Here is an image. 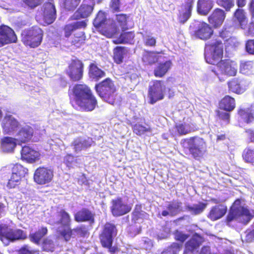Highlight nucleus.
Masks as SVG:
<instances>
[{
  "instance_id": "nucleus-1",
  "label": "nucleus",
  "mask_w": 254,
  "mask_h": 254,
  "mask_svg": "<svg viewBox=\"0 0 254 254\" xmlns=\"http://www.w3.org/2000/svg\"><path fill=\"white\" fill-rule=\"evenodd\" d=\"M224 45L220 39H213L208 42L205 49V59L212 64L218 63L222 58Z\"/></svg>"
},
{
  "instance_id": "nucleus-2",
  "label": "nucleus",
  "mask_w": 254,
  "mask_h": 254,
  "mask_svg": "<svg viewBox=\"0 0 254 254\" xmlns=\"http://www.w3.org/2000/svg\"><path fill=\"white\" fill-rule=\"evenodd\" d=\"M253 215L248 209L242 205L239 199L236 200L231 206L227 217V221L230 222L236 220L245 224H247L253 218Z\"/></svg>"
},
{
  "instance_id": "nucleus-3",
  "label": "nucleus",
  "mask_w": 254,
  "mask_h": 254,
  "mask_svg": "<svg viewBox=\"0 0 254 254\" xmlns=\"http://www.w3.org/2000/svg\"><path fill=\"white\" fill-rule=\"evenodd\" d=\"M95 88L101 98L110 104H114V94L116 91L115 85L111 79L108 78L96 85Z\"/></svg>"
},
{
  "instance_id": "nucleus-4",
  "label": "nucleus",
  "mask_w": 254,
  "mask_h": 254,
  "mask_svg": "<svg viewBox=\"0 0 254 254\" xmlns=\"http://www.w3.org/2000/svg\"><path fill=\"white\" fill-rule=\"evenodd\" d=\"M43 36L41 29L38 27H33L22 33V40L25 45L35 48L40 45Z\"/></svg>"
},
{
  "instance_id": "nucleus-5",
  "label": "nucleus",
  "mask_w": 254,
  "mask_h": 254,
  "mask_svg": "<svg viewBox=\"0 0 254 254\" xmlns=\"http://www.w3.org/2000/svg\"><path fill=\"white\" fill-rule=\"evenodd\" d=\"M58 220L55 223L61 224L62 227H59L57 231L67 241L70 239L72 231L69 227L71 220L70 215L64 210L62 209L58 212Z\"/></svg>"
},
{
  "instance_id": "nucleus-6",
  "label": "nucleus",
  "mask_w": 254,
  "mask_h": 254,
  "mask_svg": "<svg viewBox=\"0 0 254 254\" xmlns=\"http://www.w3.org/2000/svg\"><path fill=\"white\" fill-rule=\"evenodd\" d=\"M183 144L184 146H187L190 153L196 159L202 157L205 151V142L200 137H194L185 140Z\"/></svg>"
},
{
  "instance_id": "nucleus-7",
  "label": "nucleus",
  "mask_w": 254,
  "mask_h": 254,
  "mask_svg": "<svg viewBox=\"0 0 254 254\" xmlns=\"http://www.w3.org/2000/svg\"><path fill=\"white\" fill-rule=\"evenodd\" d=\"M25 235L20 229L13 230L6 225H0V240L5 245H8L9 241H14L24 239Z\"/></svg>"
},
{
  "instance_id": "nucleus-8",
  "label": "nucleus",
  "mask_w": 254,
  "mask_h": 254,
  "mask_svg": "<svg viewBox=\"0 0 254 254\" xmlns=\"http://www.w3.org/2000/svg\"><path fill=\"white\" fill-rule=\"evenodd\" d=\"M166 87L162 81L155 80L150 83L148 96L150 103L154 104L158 100L163 99Z\"/></svg>"
},
{
  "instance_id": "nucleus-9",
  "label": "nucleus",
  "mask_w": 254,
  "mask_h": 254,
  "mask_svg": "<svg viewBox=\"0 0 254 254\" xmlns=\"http://www.w3.org/2000/svg\"><path fill=\"white\" fill-rule=\"evenodd\" d=\"M116 234L117 229L115 226L113 224L107 223L100 237L102 246L105 248H110L112 245L113 237Z\"/></svg>"
},
{
  "instance_id": "nucleus-10",
  "label": "nucleus",
  "mask_w": 254,
  "mask_h": 254,
  "mask_svg": "<svg viewBox=\"0 0 254 254\" xmlns=\"http://www.w3.org/2000/svg\"><path fill=\"white\" fill-rule=\"evenodd\" d=\"M107 21L105 13L102 11H99L94 20L93 24L96 27L104 28L105 29H103V34L106 37L110 38L116 33L117 28L115 24L112 23L109 29H106V27H104V26Z\"/></svg>"
},
{
  "instance_id": "nucleus-11",
  "label": "nucleus",
  "mask_w": 254,
  "mask_h": 254,
  "mask_svg": "<svg viewBox=\"0 0 254 254\" xmlns=\"http://www.w3.org/2000/svg\"><path fill=\"white\" fill-rule=\"evenodd\" d=\"M111 210L113 216H121L128 213L131 206L124 201L121 197L113 199L111 202Z\"/></svg>"
},
{
  "instance_id": "nucleus-12",
  "label": "nucleus",
  "mask_w": 254,
  "mask_h": 254,
  "mask_svg": "<svg viewBox=\"0 0 254 254\" xmlns=\"http://www.w3.org/2000/svg\"><path fill=\"white\" fill-rule=\"evenodd\" d=\"M73 92L76 105L85 108L84 100H87V98L92 94L90 89L85 85L78 84L74 86Z\"/></svg>"
},
{
  "instance_id": "nucleus-13",
  "label": "nucleus",
  "mask_w": 254,
  "mask_h": 254,
  "mask_svg": "<svg viewBox=\"0 0 254 254\" xmlns=\"http://www.w3.org/2000/svg\"><path fill=\"white\" fill-rule=\"evenodd\" d=\"M4 134H13L19 127V122L12 115H6L1 123Z\"/></svg>"
},
{
  "instance_id": "nucleus-14",
  "label": "nucleus",
  "mask_w": 254,
  "mask_h": 254,
  "mask_svg": "<svg viewBox=\"0 0 254 254\" xmlns=\"http://www.w3.org/2000/svg\"><path fill=\"white\" fill-rule=\"evenodd\" d=\"M83 64L79 60L72 62L66 70L67 75L72 81H78L82 77Z\"/></svg>"
},
{
  "instance_id": "nucleus-15",
  "label": "nucleus",
  "mask_w": 254,
  "mask_h": 254,
  "mask_svg": "<svg viewBox=\"0 0 254 254\" xmlns=\"http://www.w3.org/2000/svg\"><path fill=\"white\" fill-rule=\"evenodd\" d=\"M53 177V172L46 168H39L35 172L34 179L38 184L44 185L51 181Z\"/></svg>"
},
{
  "instance_id": "nucleus-16",
  "label": "nucleus",
  "mask_w": 254,
  "mask_h": 254,
  "mask_svg": "<svg viewBox=\"0 0 254 254\" xmlns=\"http://www.w3.org/2000/svg\"><path fill=\"white\" fill-rule=\"evenodd\" d=\"M217 64L218 70L222 74L231 76H235L237 72L236 64L229 60L220 61Z\"/></svg>"
},
{
  "instance_id": "nucleus-17",
  "label": "nucleus",
  "mask_w": 254,
  "mask_h": 254,
  "mask_svg": "<svg viewBox=\"0 0 254 254\" xmlns=\"http://www.w3.org/2000/svg\"><path fill=\"white\" fill-rule=\"evenodd\" d=\"M17 37L14 31L7 26L0 27V47L10 43H15Z\"/></svg>"
},
{
  "instance_id": "nucleus-18",
  "label": "nucleus",
  "mask_w": 254,
  "mask_h": 254,
  "mask_svg": "<svg viewBox=\"0 0 254 254\" xmlns=\"http://www.w3.org/2000/svg\"><path fill=\"white\" fill-rule=\"evenodd\" d=\"M250 83V81L247 79L234 78L229 82L228 84L230 90L237 94H241L247 89Z\"/></svg>"
},
{
  "instance_id": "nucleus-19",
  "label": "nucleus",
  "mask_w": 254,
  "mask_h": 254,
  "mask_svg": "<svg viewBox=\"0 0 254 254\" xmlns=\"http://www.w3.org/2000/svg\"><path fill=\"white\" fill-rule=\"evenodd\" d=\"M213 33V31L209 25L205 22H200L194 32V35L198 38L205 40L209 39Z\"/></svg>"
},
{
  "instance_id": "nucleus-20",
  "label": "nucleus",
  "mask_w": 254,
  "mask_h": 254,
  "mask_svg": "<svg viewBox=\"0 0 254 254\" xmlns=\"http://www.w3.org/2000/svg\"><path fill=\"white\" fill-rule=\"evenodd\" d=\"M93 143L92 139L88 137H78L74 139L71 146L75 152L78 153L90 147Z\"/></svg>"
},
{
  "instance_id": "nucleus-21",
  "label": "nucleus",
  "mask_w": 254,
  "mask_h": 254,
  "mask_svg": "<svg viewBox=\"0 0 254 254\" xmlns=\"http://www.w3.org/2000/svg\"><path fill=\"white\" fill-rule=\"evenodd\" d=\"M43 8V17L45 22L48 24L53 23L56 17V10L52 0L46 2Z\"/></svg>"
},
{
  "instance_id": "nucleus-22",
  "label": "nucleus",
  "mask_w": 254,
  "mask_h": 254,
  "mask_svg": "<svg viewBox=\"0 0 254 254\" xmlns=\"http://www.w3.org/2000/svg\"><path fill=\"white\" fill-rule=\"evenodd\" d=\"M225 17L226 13L223 10L220 8H216L209 16L208 21L214 27L217 28L222 24Z\"/></svg>"
},
{
  "instance_id": "nucleus-23",
  "label": "nucleus",
  "mask_w": 254,
  "mask_h": 254,
  "mask_svg": "<svg viewBox=\"0 0 254 254\" xmlns=\"http://www.w3.org/2000/svg\"><path fill=\"white\" fill-rule=\"evenodd\" d=\"M194 0H186L185 4L179 11L178 19L180 23H185L190 17Z\"/></svg>"
},
{
  "instance_id": "nucleus-24",
  "label": "nucleus",
  "mask_w": 254,
  "mask_h": 254,
  "mask_svg": "<svg viewBox=\"0 0 254 254\" xmlns=\"http://www.w3.org/2000/svg\"><path fill=\"white\" fill-rule=\"evenodd\" d=\"M21 158L29 163L35 162L39 159L40 153L29 146L22 147L21 151Z\"/></svg>"
},
{
  "instance_id": "nucleus-25",
  "label": "nucleus",
  "mask_w": 254,
  "mask_h": 254,
  "mask_svg": "<svg viewBox=\"0 0 254 254\" xmlns=\"http://www.w3.org/2000/svg\"><path fill=\"white\" fill-rule=\"evenodd\" d=\"M33 129L29 126L21 127L16 135L15 139L18 142L25 143L30 140L33 135Z\"/></svg>"
},
{
  "instance_id": "nucleus-26",
  "label": "nucleus",
  "mask_w": 254,
  "mask_h": 254,
  "mask_svg": "<svg viewBox=\"0 0 254 254\" xmlns=\"http://www.w3.org/2000/svg\"><path fill=\"white\" fill-rule=\"evenodd\" d=\"M226 211V206L222 204L215 205L212 207L208 215V217L211 220L215 221L222 217Z\"/></svg>"
},
{
  "instance_id": "nucleus-27",
  "label": "nucleus",
  "mask_w": 254,
  "mask_h": 254,
  "mask_svg": "<svg viewBox=\"0 0 254 254\" xmlns=\"http://www.w3.org/2000/svg\"><path fill=\"white\" fill-rule=\"evenodd\" d=\"M93 9V6L83 3L74 13L72 18L75 19L86 18L91 14Z\"/></svg>"
},
{
  "instance_id": "nucleus-28",
  "label": "nucleus",
  "mask_w": 254,
  "mask_h": 254,
  "mask_svg": "<svg viewBox=\"0 0 254 254\" xmlns=\"http://www.w3.org/2000/svg\"><path fill=\"white\" fill-rule=\"evenodd\" d=\"M74 219L77 222L89 221L91 223L94 222V215L88 209H82L74 215Z\"/></svg>"
},
{
  "instance_id": "nucleus-29",
  "label": "nucleus",
  "mask_w": 254,
  "mask_h": 254,
  "mask_svg": "<svg viewBox=\"0 0 254 254\" xmlns=\"http://www.w3.org/2000/svg\"><path fill=\"white\" fill-rule=\"evenodd\" d=\"M203 238L198 234L194 235L192 238L186 244V249L184 254H187L188 252H192L197 249L203 242Z\"/></svg>"
},
{
  "instance_id": "nucleus-30",
  "label": "nucleus",
  "mask_w": 254,
  "mask_h": 254,
  "mask_svg": "<svg viewBox=\"0 0 254 254\" xmlns=\"http://www.w3.org/2000/svg\"><path fill=\"white\" fill-rule=\"evenodd\" d=\"M1 149L4 152H11L16 146L15 138L4 137L1 139Z\"/></svg>"
},
{
  "instance_id": "nucleus-31",
  "label": "nucleus",
  "mask_w": 254,
  "mask_h": 254,
  "mask_svg": "<svg viewBox=\"0 0 254 254\" xmlns=\"http://www.w3.org/2000/svg\"><path fill=\"white\" fill-rule=\"evenodd\" d=\"M234 21L241 28H245L248 22L246 13L242 9L238 8L234 14Z\"/></svg>"
},
{
  "instance_id": "nucleus-32",
  "label": "nucleus",
  "mask_w": 254,
  "mask_h": 254,
  "mask_svg": "<svg viewBox=\"0 0 254 254\" xmlns=\"http://www.w3.org/2000/svg\"><path fill=\"white\" fill-rule=\"evenodd\" d=\"M214 5L212 0H198L197 1V11L202 15H206L212 9Z\"/></svg>"
},
{
  "instance_id": "nucleus-33",
  "label": "nucleus",
  "mask_w": 254,
  "mask_h": 254,
  "mask_svg": "<svg viewBox=\"0 0 254 254\" xmlns=\"http://www.w3.org/2000/svg\"><path fill=\"white\" fill-rule=\"evenodd\" d=\"M153 52L144 51L142 55V61L145 64H152L157 62L162 57Z\"/></svg>"
},
{
  "instance_id": "nucleus-34",
  "label": "nucleus",
  "mask_w": 254,
  "mask_h": 254,
  "mask_svg": "<svg viewBox=\"0 0 254 254\" xmlns=\"http://www.w3.org/2000/svg\"><path fill=\"white\" fill-rule=\"evenodd\" d=\"M220 108L226 111H231L235 107V100L229 96L224 97L219 103Z\"/></svg>"
},
{
  "instance_id": "nucleus-35",
  "label": "nucleus",
  "mask_w": 254,
  "mask_h": 254,
  "mask_svg": "<svg viewBox=\"0 0 254 254\" xmlns=\"http://www.w3.org/2000/svg\"><path fill=\"white\" fill-rule=\"evenodd\" d=\"M171 65L172 63L170 61L159 64L154 70L155 76L159 77L163 76L170 68Z\"/></svg>"
},
{
  "instance_id": "nucleus-36",
  "label": "nucleus",
  "mask_w": 254,
  "mask_h": 254,
  "mask_svg": "<svg viewBox=\"0 0 254 254\" xmlns=\"http://www.w3.org/2000/svg\"><path fill=\"white\" fill-rule=\"evenodd\" d=\"M206 207V204L199 202L197 204L190 205L186 204L185 205L186 209L189 211L192 215H198L202 213Z\"/></svg>"
},
{
  "instance_id": "nucleus-37",
  "label": "nucleus",
  "mask_w": 254,
  "mask_h": 254,
  "mask_svg": "<svg viewBox=\"0 0 254 254\" xmlns=\"http://www.w3.org/2000/svg\"><path fill=\"white\" fill-rule=\"evenodd\" d=\"M240 71L241 73L247 75L254 74V67L253 62L241 61L240 64Z\"/></svg>"
},
{
  "instance_id": "nucleus-38",
  "label": "nucleus",
  "mask_w": 254,
  "mask_h": 254,
  "mask_svg": "<svg viewBox=\"0 0 254 254\" xmlns=\"http://www.w3.org/2000/svg\"><path fill=\"white\" fill-rule=\"evenodd\" d=\"M86 25V24L84 20L76 21L66 25L64 28L65 37H68L73 30L77 29L84 28Z\"/></svg>"
},
{
  "instance_id": "nucleus-39",
  "label": "nucleus",
  "mask_w": 254,
  "mask_h": 254,
  "mask_svg": "<svg viewBox=\"0 0 254 254\" xmlns=\"http://www.w3.org/2000/svg\"><path fill=\"white\" fill-rule=\"evenodd\" d=\"M89 74L90 78L95 80H98L105 75L104 71L94 64L90 65Z\"/></svg>"
},
{
  "instance_id": "nucleus-40",
  "label": "nucleus",
  "mask_w": 254,
  "mask_h": 254,
  "mask_svg": "<svg viewBox=\"0 0 254 254\" xmlns=\"http://www.w3.org/2000/svg\"><path fill=\"white\" fill-rule=\"evenodd\" d=\"M176 128L180 134H186L194 129L193 125L186 123L177 124Z\"/></svg>"
},
{
  "instance_id": "nucleus-41",
  "label": "nucleus",
  "mask_w": 254,
  "mask_h": 254,
  "mask_svg": "<svg viewBox=\"0 0 254 254\" xmlns=\"http://www.w3.org/2000/svg\"><path fill=\"white\" fill-rule=\"evenodd\" d=\"M83 101L85 107L78 106L80 109L87 111H92L96 107L97 101L95 98L91 94Z\"/></svg>"
},
{
  "instance_id": "nucleus-42",
  "label": "nucleus",
  "mask_w": 254,
  "mask_h": 254,
  "mask_svg": "<svg viewBox=\"0 0 254 254\" xmlns=\"http://www.w3.org/2000/svg\"><path fill=\"white\" fill-rule=\"evenodd\" d=\"M167 209L170 211V216H175L182 211V203L178 201H172L168 204Z\"/></svg>"
},
{
  "instance_id": "nucleus-43",
  "label": "nucleus",
  "mask_w": 254,
  "mask_h": 254,
  "mask_svg": "<svg viewBox=\"0 0 254 254\" xmlns=\"http://www.w3.org/2000/svg\"><path fill=\"white\" fill-rule=\"evenodd\" d=\"M134 37V35L132 32H124L121 34L119 38L114 41V42L116 44L131 43Z\"/></svg>"
},
{
  "instance_id": "nucleus-44",
  "label": "nucleus",
  "mask_w": 254,
  "mask_h": 254,
  "mask_svg": "<svg viewBox=\"0 0 254 254\" xmlns=\"http://www.w3.org/2000/svg\"><path fill=\"white\" fill-rule=\"evenodd\" d=\"M239 114L241 116V119L247 123H251L254 119L253 113L250 109H242L239 111Z\"/></svg>"
},
{
  "instance_id": "nucleus-45",
  "label": "nucleus",
  "mask_w": 254,
  "mask_h": 254,
  "mask_svg": "<svg viewBox=\"0 0 254 254\" xmlns=\"http://www.w3.org/2000/svg\"><path fill=\"white\" fill-rule=\"evenodd\" d=\"M141 34L142 35L143 43L146 46L153 47L155 46L156 40L151 33L145 32L144 33H141Z\"/></svg>"
},
{
  "instance_id": "nucleus-46",
  "label": "nucleus",
  "mask_w": 254,
  "mask_h": 254,
  "mask_svg": "<svg viewBox=\"0 0 254 254\" xmlns=\"http://www.w3.org/2000/svg\"><path fill=\"white\" fill-rule=\"evenodd\" d=\"M47 229L46 227H42L37 232L30 235L31 241L35 243L38 244L41 239L47 233Z\"/></svg>"
},
{
  "instance_id": "nucleus-47",
  "label": "nucleus",
  "mask_w": 254,
  "mask_h": 254,
  "mask_svg": "<svg viewBox=\"0 0 254 254\" xmlns=\"http://www.w3.org/2000/svg\"><path fill=\"white\" fill-rule=\"evenodd\" d=\"M126 53V49L123 47H117L114 50V59L117 64L123 62L124 56Z\"/></svg>"
},
{
  "instance_id": "nucleus-48",
  "label": "nucleus",
  "mask_w": 254,
  "mask_h": 254,
  "mask_svg": "<svg viewBox=\"0 0 254 254\" xmlns=\"http://www.w3.org/2000/svg\"><path fill=\"white\" fill-rule=\"evenodd\" d=\"M64 162L68 168H74L79 164L78 159L74 158L71 154H68L64 157Z\"/></svg>"
},
{
  "instance_id": "nucleus-49",
  "label": "nucleus",
  "mask_w": 254,
  "mask_h": 254,
  "mask_svg": "<svg viewBox=\"0 0 254 254\" xmlns=\"http://www.w3.org/2000/svg\"><path fill=\"white\" fill-rule=\"evenodd\" d=\"M216 3L219 6L223 7L226 11H230L231 8L234 6V0H216Z\"/></svg>"
},
{
  "instance_id": "nucleus-50",
  "label": "nucleus",
  "mask_w": 254,
  "mask_h": 254,
  "mask_svg": "<svg viewBox=\"0 0 254 254\" xmlns=\"http://www.w3.org/2000/svg\"><path fill=\"white\" fill-rule=\"evenodd\" d=\"M182 246V244L173 243L165 251L163 252L162 254H177L180 251Z\"/></svg>"
},
{
  "instance_id": "nucleus-51",
  "label": "nucleus",
  "mask_w": 254,
  "mask_h": 254,
  "mask_svg": "<svg viewBox=\"0 0 254 254\" xmlns=\"http://www.w3.org/2000/svg\"><path fill=\"white\" fill-rule=\"evenodd\" d=\"M133 132L139 135H142L146 132L151 131V128L149 127H146L139 124H135L133 126Z\"/></svg>"
},
{
  "instance_id": "nucleus-52",
  "label": "nucleus",
  "mask_w": 254,
  "mask_h": 254,
  "mask_svg": "<svg viewBox=\"0 0 254 254\" xmlns=\"http://www.w3.org/2000/svg\"><path fill=\"white\" fill-rule=\"evenodd\" d=\"M27 171L28 170L26 168L23 167L20 164H18L14 166L12 170V173L22 177L25 176V175L27 173Z\"/></svg>"
},
{
  "instance_id": "nucleus-53",
  "label": "nucleus",
  "mask_w": 254,
  "mask_h": 254,
  "mask_svg": "<svg viewBox=\"0 0 254 254\" xmlns=\"http://www.w3.org/2000/svg\"><path fill=\"white\" fill-rule=\"evenodd\" d=\"M22 177L12 172L10 179L9 180L7 186L9 188H13L21 180Z\"/></svg>"
},
{
  "instance_id": "nucleus-54",
  "label": "nucleus",
  "mask_w": 254,
  "mask_h": 254,
  "mask_svg": "<svg viewBox=\"0 0 254 254\" xmlns=\"http://www.w3.org/2000/svg\"><path fill=\"white\" fill-rule=\"evenodd\" d=\"M80 2V0H64V7L68 10H73L77 6Z\"/></svg>"
},
{
  "instance_id": "nucleus-55",
  "label": "nucleus",
  "mask_w": 254,
  "mask_h": 254,
  "mask_svg": "<svg viewBox=\"0 0 254 254\" xmlns=\"http://www.w3.org/2000/svg\"><path fill=\"white\" fill-rule=\"evenodd\" d=\"M244 159L248 162H251L254 160V149L250 148L246 149L243 153Z\"/></svg>"
},
{
  "instance_id": "nucleus-56",
  "label": "nucleus",
  "mask_w": 254,
  "mask_h": 254,
  "mask_svg": "<svg viewBox=\"0 0 254 254\" xmlns=\"http://www.w3.org/2000/svg\"><path fill=\"white\" fill-rule=\"evenodd\" d=\"M43 247L45 251L53 252L54 249V244L52 241L47 239L44 240Z\"/></svg>"
},
{
  "instance_id": "nucleus-57",
  "label": "nucleus",
  "mask_w": 254,
  "mask_h": 254,
  "mask_svg": "<svg viewBox=\"0 0 254 254\" xmlns=\"http://www.w3.org/2000/svg\"><path fill=\"white\" fill-rule=\"evenodd\" d=\"M44 0H24L25 4L31 8H34L40 5Z\"/></svg>"
},
{
  "instance_id": "nucleus-58",
  "label": "nucleus",
  "mask_w": 254,
  "mask_h": 254,
  "mask_svg": "<svg viewBox=\"0 0 254 254\" xmlns=\"http://www.w3.org/2000/svg\"><path fill=\"white\" fill-rule=\"evenodd\" d=\"M227 112L225 110L219 111L218 112V116L220 119L228 123L230 119V114Z\"/></svg>"
},
{
  "instance_id": "nucleus-59",
  "label": "nucleus",
  "mask_w": 254,
  "mask_h": 254,
  "mask_svg": "<svg viewBox=\"0 0 254 254\" xmlns=\"http://www.w3.org/2000/svg\"><path fill=\"white\" fill-rule=\"evenodd\" d=\"M246 51L250 54H254V40L248 41L246 45Z\"/></svg>"
},
{
  "instance_id": "nucleus-60",
  "label": "nucleus",
  "mask_w": 254,
  "mask_h": 254,
  "mask_svg": "<svg viewBox=\"0 0 254 254\" xmlns=\"http://www.w3.org/2000/svg\"><path fill=\"white\" fill-rule=\"evenodd\" d=\"M34 251L28 246H24L19 251V254H34Z\"/></svg>"
},
{
  "instance_id": "nucleus-61",
  "label": "nucleus",
  "mask_w": 254,
  "mask_h": 254,
  "mask_svg": "<svg viewBox=\"0 0 254 254\" xmlns=\"http://www.w3.org/2000/svg\"><path fill=\"white\" fill-rule=\"evenodd\" d=\"M116 20L121 26H125L126 23L127 16L124 14H117L116 15Z\"/></svg>"
},
{
  "instance_id": "nucleus-62",
  "label": "nucleus",
  "mask_w": 254,
  "mask_h": 254,
  "mask_svg": "<svg viewBox=\"0 0 254 254\" xmlns=\"http://www.w3.org/2000/svg\"><path fill=\"white\" fill-rule=\"evenodd\" d=\"M188 238V236L182 233L181 232H177L175 235V238L177 240L180 241L182 243L184 242Z\"/></svg>"
},
{
  "instance_id": "nucleus-63",
  "label": "nucleus",
  "mask_w": 254,
  "mask_h": 254,
  "mask_svg": "<svg viewBox=\"0 0 254 254\" xmlns=\"http://www.w3.org/2000/svg\"><path fill=\"white\" fill-rule=\"evenodd\" d=\"M111 7L114 11H119L120 7L119 0H112Z\"/></svg>"
},
{
  "instance_id": "nucleus-64",
  "label": "nucleus",
  "mask_w": 254,
  "mask_h": 254,
  "mask_svg": "<svg viewBox=\"0 0 254 254\" xmlns=\"http://www.w3.org/2000/svg\"><path fill=\"white\" fill-rule=\"evenodd\" d=\"M245 34L247 36H254V21L250 24L248 30L246 32Z\"/></svg>"
}]
</instances>
